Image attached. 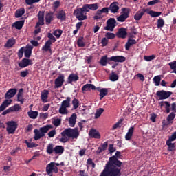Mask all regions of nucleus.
Masks as SVG:
<instances>
[{"label":"nucleus","mask_w":176,"mask_h":176,"mask_svg":"<svg viewBox=\"0 0 176 176\" xmlns=\"http://www.w3.org/2000/svg\"><path fill=\"white\" fill-rule=\"evenodd\" d=\"M119 10H120V7H119V3L118 2H113L109 5V10H110L111 13H113V14L118 13Z\"/></svg>","instance_id":"2eb2a0df"},{"label":"nucleus","mask_w":176,"mask_h":176,"mask_svg":"<svg viewBox=\"0 0 176 176\" xmlns=\"http://www.w3.org/2000/svg\"><path fill=\"white\" fill-rule=\"evenodd\" d=\"M18 128V124L15 121L7 122V133L8 135H14Z\"/></svg>","instance_id":"0eeeda50"},{"label":"nucleus","mask_w":176,"mask_h":176,"mask_svg":"<svg viewBox=\"0 0 176 176\" xmlns=\"http://www.w3.org/2000/svg\"><path fill=\"white\" fill-rule=\"evenodd\" d=\"M65 82V75L60 74L57 78L54 80V89H59L61 87Z\"/></svg>","instance_id":"9b49d317"},{"label":"nucleus","mask_w":176,"mask_h":176,"mask_svg":"<svg viewBox=\"0 0 176 176\" xmlns=\"http://www.w3.org/2000/svg\"><path fill=\"white\" fill-rule=\"evenodd\" d=\"M25 8H21L19 10H17L16 11H15V17L19 18L22 15H23L25 14Z\"/></svg>","instance_id":"ea45409f"},{"label":"nucleus","mask_w":176,"mask_h":176,"mask_svg":"<svg viewBox=\"0 0 176 176\" xmlns=\"http://www.w3.org/2000/svg\"><path fill=\"white\" fill-rule=\"evenodd\" d=\"M88 135L91 139L100 140L101 135L98 131L95 129H91L89 131Z\"/></svg>","instance_id":"ddd939ff"},{"label":"nucleus","mask_w":176,"mask_h":176,"mask_svg":"<svg viewBox=\"0 0 176 176\" xmlns=\"http://www.w3.org/2000/svg\"><path fill=\"white\" fill-rule=\"evenodd\" d=\"M56 18L61 21H65L66 19V13L64 10H60L56 14Z\"/></svg>","instance_id":"473e14b6"},{"label":"nucleus","mask_w":176,"mask_h":176,"mask_svg":"<svg viewBox=\"0 0 176 176\" xmlns=\"http://www.w3.org/2000/svg\"><path fill=\"white\" fill-rule=\"evenodd\" d=\"M82 10H83L84 13L87 14L88 12H89V7L88 4H85L82 8H80Z\"/></svg>","instance_id":"052dcab7"},{"label":"nucleus","mask_w":176,"mask_h":176,"mask_svg":"<svg viewBox=\"0 0 176 176\" xmlns=\"http://www.w3.org/2000/svg\"><path fill=\"white\" fill-rule=\"evenodd\" d=\"M15 43H16L15 39H8L5 46L7 47H12Z\"/></svg>","instance_id":"de8ad7c7"},{"label":"nucleus","mask_w":176,"mask_h":176,"mask_svg":"<svg viewBox=\"0 0 176 176\" xmlns=\"http://www.w3.org/2000/svg\"><path fill=\"white\" fill-rule=\"evenodd\" d=\"M26 146H28V148H36L37 146V144L34 142H26Z\"/></svg>","instance_id":"680f3d73"},{"label":"nucleus","mask_w":176,"mask_h":176,"mask_svg":"<svg viewBox=\"0 0 176 176\" xmlns=\"http://www.w3.org/2000/svg\"><path fill=\"white\" fill-rule=\"evenodd\" d=\"M10 109L11 110V113H12V112H19L21 109V107L20 104H15V105L10 107Z\"/></svg>","instance_id":"a19ab883"},{"label":"nucleus","mask_w":176,"mask_h":176,"mask_svg":"<svg viewBox=\"0 0 176 176\" xmlns=\"http://www.w3.org/2000/svg\"><path fill=\"white\" fill-rule=\"evenodd\" d=\"M40 1L41 0H25V3H26L28 6H32L35 3L40 2Z\"/></svg>","instance_id":"13d9d810"},{"label":"nucleus","mask_w":176,"mask_h":176,"mask_svg":"<svg viewBox=\"0 0 176 176\" xmlns=\"http://www.w3.org/2000/svg\"><path fill=\"white\" fill-rule=\"evenodd\" d=\"M128 33L126 31V29L124 28H121L118 30V31L116 32V36L118 38H126Z\"/></svg>","instance_id":"dca6fc26"},{"label":"nucleus","mask_w":176,"mask_h":176,"mask_svg":"<svg viewBox=\"0 0 176 176\" xmlns=\"http://www.w3.org/2000/svg\"><path fill=\"white\" fill-rule=\"evenodd\" d=\"M61 136H67L68 139L77 140L80 135L78 127L65 129L60 133Z\"/></svg>","instance_id":"7ed1b4c3"},{"label":"nucleus","mask_w":176,"mask_h":176,"mask_svg":"<svg viewBox=\"0 0 176 176\" xmlns=\"http://www.w3.org/2000/svg\"><path fill=\"white\" fill-rule=\"evenodd\" d=\"M74 15L79 21H83L87 19V16L81 8H76L74 11Z\"/></svg>","instance_id":"1a4fd4ad"},{"label":"nucleus","mask_w":176,"mask_h":176,"mask_svg":"<svg viewBox=\"0 0 176 176\" xmlns=\"http://www.w3.org/2000/svg\"><path fill=\"white\" fill-rule=\"evenodd\" d=\"M54 13L51 11L45 14V24L50 25L52 23V21L54 20Z\"/></svg>","instance_id":"aec40b11"},{"label":"nucleus","mask_w":176,"mask_h":176,"mask_svg":"<svg viewBox=\"0 0 176 176\" xmlns=\"http://www.w3.org/2000/svg\"><path fill=\"white\" fill-rule=\"evenodd\" d=\"M38 116V112L36 111L30 110L29 112H28V116H29L30 119L35 120L37 118Z\"/></svg>","instance_id":"2f4dec72"},{"label":"nucleus","mask_w":176,"mask_h":176,"mask_svg":"<svg viewBox=\"0 0 176 176\" xmlns=\"http://www.w3.org/2000/svg\"><path fill=\"white\" fill-rule=\"evenodd\" d=\"M47 36L50 39H48V41L45 42V44H44V46H43V47L41 48V50H43L44 52H50V54H52L51 45L52 43L56 41V38L54 36V34L50 32H48V34H47Z\"/></svg>","instance_id":"39448f33"},{"label":"nucleus","mask_w":176,"mask_h":176,"mask_svg":"<svg viewBox=\"0 0 176 176\" xmlns=\"http://www.w3.org/2000/svg\"><path fill=\"white\" fill-rule=\"evenodd\" d=\"M79 80V77L77 74H70L67 78L68 83H72V82H77Z\"/></svg>","instance_id":"393cba45"},{"label":"nucleus","mask_w":176,"mask_h":176,"mask_svg":"<svg viewBox=\"0 0 176 176\" xmlns=\"http://www.w3.org/2000/svg\"><path fill=\"white\" fill-rule=\"evenodd\" d=\"M104 36L109 40V39L115 38L116 35L114 33L107 32L105 33Z\"/></svg>","instance_id":"864d4df0"},{"label":"nucleus","mask_w":176,"mask_h":176,"mask_svg":"<svg viewBox=\"0 0 176 176\" xmlns=\"http://www.w3.org/2000/svg\"><path fill=\"white\" fill-rule=\"evenodd\" d=\"M126 58L123 56H113L108 58L107 56H104L100 58V64L102 67H106L107 64H110V61H113L114 63H124Z\"/></svg>","instance_id":"f03ea898"},{"label":"nucleus","mask_w":176,"mask_h":176,"mask_svg":"<svg viewBox=\"0 0 176 176\" xmlns=\"http://www.w3.org/2000/svg\"><path fill=\"white\" fill-rule=\"evenodd\" d=\"M148 14L152 17H157L162 15V12H155L153 10H150Z\"/></svg>","instance_id":"c03bdc74"},{"label":"nucleus","mask_w":176,"mask_h":176,"mask_svg":"<svg viewBox=\"0 0 176 176\" xmlns=\"http://www.w3.org/2000/svg\"><path fill=\"white\" fill-rule=\"evenodd\" d=\"M54 166L55 162H50V164H48V165H47V174L50 175L52 173V171L54 170Z\"/></svg>","instance_id":"72a5a7b5"},{"label":"nucleus","mask_w":176,"mask_h":176,"mask_svg":"<svg viewBox=\"0 0 176 176\" xmlns=\"http://www.w3.org/2000/svg\"><path fill=\"white\" fill-rule=\"evenodd\" d=\"M168 65L170 67V69H176V60L169 63Z\"/></svg>","instance_id":"774afa93"},{"label":"nucleus","mask_w":176,"mask_h":176,"mask_svg":"<svg viewBox=\"0 0 176 176\" xmlns=\"http://www.w3.org/2000/svg\"><path fill=\"white\" fill-rule=\"evenodd\" d=\"M54 153V144L52 143L48 144L47 146V154L52 155Z\"/></svg>","instance_id":"c9c22d12"},{"label":"nucleus","mask_w":176,"mask_h":176,"mask_svg":"<svg viewBox=\"0 0 176 176\" xmlns=\"http://www.w3.org/2000/svg\"><path fill=\"white\" fill-rule=\"evenodd\" d=\"M63 34L62 30H56L53 32V35L56 36V38H59Z\"/></svg>","instance_id":"8fccbe9b"},{"label":"nucleus","mask_w":176,"mask_h":176,"mask_svg":"<svg viewBox=\"0 0 176 176\" xmlns=\"http://www.w3.org/2000/svg\"><path fill=\"white\" fill-rule=\"evenodd\" d=\"M123 122V119H120L118 122H117L112 127V130H116L120 127V125Z\"/></svg>","instance_id":"6e6d98bb"},{"label":"nucleus","mask_w":176,"mask_h":176,"mask_svg":"<svg viewBox=\"0 0 176 176\" xmlns=\"http://www.w3.org/2000/svg\"><path fill=\"white\" fill-rule=\"evenodd\" d=\"M77 120V115L76 113H74L72 116L69 118V125L70 127L74 128L76 124Z\"/></svg>","instance_id":"a211bd4d"},{"label":"nucleus","mask_w":176,"mask_h":176,"mask_svg":"<svg viewBox=\"0 0 176 176\" xmlns=\"http://www.w3.org/2000/svg\"><path fill=\"white\" fill-rule=\"evenodd\" d=\"M29 75V70L26 69L25 71H21V78H25Z\"/></svg>","instance_id":"338daca9"},{"label":"nucleus","mask_w":176,"mask_h":176,"mask_svg":"<svg viewBox=\"0 0 176 176\" xmlns=\"http://www.w3.org/2000/svg\"><path fill=\"white\" fill-rule=\"evenodd\" d=\"M108 43H109V40L106 37L102 38L101 44L102 47L107 46Z\"/></svg>","instance_id":"e2e57ef3"},{"label":"nucleus","mask_w":176,"mask_h":176,"mask_svg":"<svg viewBox=\"0 0 176 176\" xmlns=\"http://www.w3.org/2000/svg\"><path fill=\"white\" fill-rule=\"evenodd\" d=\"M72 104L73 105V109L76 110L79 107V100L76 98L72 100Z\"/></svg>","instance_id":"49530a36"},{"label":"nucleus","mask_w":176,"mask_h":176,"mask_svg":"<svg viewBox=\"0 0 176 176\" xmlns=\"http://www.w3.org/2000/svg\"><path fill=\"white\" fill-rule=\"evenodd\" d=\"M172 94L173 92L166 91L164 90H161L156 92V96L159 97V100H166V98H169Z\"/></svg>","instance_id":"f8f14e48"},{"label":"nucleus","mask_w":176,"mask_h":176,"mask_svg":"<svg viewBox=\"0 0 176 176\" xmlns=\"http://www.w3.org/2000/svg\"><path fill=\"white\" fill-rule=\"evenodd\" d=\"M18 65L20 68H25L26 67H29V65H32V60L28 58H23L18 63Z\"/></svg>","instance_id":"4468645a"},{"label":"nucleus","mask_w":176,"mask_h":176,"mask_svg":"<svg viewBox=\"0 0 176 176\" xmlns=\"http://www.w3.org/2000/svg\"><path fill=\"white\" fill-rule=\"evenodd\" d=\"M117 21L114 18L109 19L106 22V26L104 28V30L107 31L113 32L114 28L117 25Z\"/></svg>","instance_id":"9d476101"},{"label":"nucleus","mask_w":176,"mask_h":176,"mask_svg":"<svg viewBox=\"0 0 176 176\" xmlns=\"http://www.w3.org/2000/svg\"><path fill=\"white\" fill-rule=\"evenodd\" d=\"M156 58V55H151V56H144V60L145 61H152V60H155Z\"/></svg>","instance_id":"5fc2aeb1"},{"label":"nucleus","mask_w":176,"mask_h":176,"mask_svg":"<svg viewBox=\"0 0 176 176\" xmlns=\"http://www.w3.org/2000/svg\"><path fill=\"white\" fill-rule=\"evenodd\" d=\"M17 93V89L16 88H11L8 89V91L6 93V95H4V98H12V97H14Z\"/></svg>","instance_id":"f3484780"},{"label":"nucleus","mask_w":176,"mask_h":176,"mask_svg":"<svg viewBox=\"0 0 176 176\" xmlns=\"http://www.w3.org/2000/svg\"><path fill=\"white\" fill-rule=\"evenodd\" d=\"M37 17H38V19H45V11H38Z\"/></svg>","instance_id":"69168bd1"},{"label":"nucleus","mask_w":176,"mask_h":176,"mask_svg":"<svg viewBox=\"0 0 176 176\" xmlns=\"http://www.w3.org/2000/svg\"><path fill=\"white\" fill-rule=\"evenodd\" d=\"M176 140V132H174L168 138L167 141L168 142H174Z\"/></svg>","instance_id":"0e129e2a"},{"label":"nucleus","mask_w":176,"mask_h":176,"mask_svg":"<svg viewBox=\"0 0 176 176\" xmlns=\"http://www.w3.org/2000/svg\"><path fill=\"white\" fill-rule=\"evenodd\" d=\"M144 14H145V11H143L141 9L136 12L135 14L133 16V18L135 21H140Z\"/></svg>","instance_id":"cd10ccee"},{"label":"nucleus","mask_w":176,"mask_h":176,"mask_svg":"<svg viewBox=\"0 0 176 176\" xmlns=\"http://www.w3.org/2000/svg\"><path fill=\"white\" fill-rule=\"evenodd\" d=\"M52 124L56 127H58L61 124V119L60 118L54 119V120L52 121Z\"/></svg>","instance_id":"3c124183"},{"label":"nucleus","mask_w":176,"mask_h":176,"mask_svg":"<svg viewBox=\"0 0 176 176\" xmlns=\"http://www.w3.org/2000/svg\"><path fill=\"white\" fill-rule=\"evenodd\" d=\"M96 90V86L93 84H86L81 88L82 91H89V90Z\"/></svg>","instance_id":"bb28decb"},{"label":"nucleus","mask_w":176,"mask_h":176,"mask_svg":"<svg viewBox=\"0 0 176 176\" xmlns=\"http://www.w3.org/2000/svg\"><path fill=\"white\" fill-rule=\"evenodd\" d=\"M120 157L122 155L120 151H116L115 155L110 157L99 176H122L121 167L122 162L119 160Z\"/></svg>","instance_id":"f257e3e1"},{"label":"nucleus","mask_w":176,"mask_h":176,"mask_svg":"<svg viewBox=\"0 0 176 176\" xmlns=\"http://www.w3.org/2000/svg\"><path fill=\"white\" fill-rule=\"evenodd\" d=\"M153 82L155 83V86H160V82L162 80L160 76H156L153 78Z\"/></svg>","instance_id":"a18cd8bd"},{"label":"nucleus","mask_w":176,"mask_h":176,"mask_svg":"<svg viewBox=\"0 0 176 176\" xmlns=\"http://www.w3.org/2000/svg\"><path fill=\"white\" fill-rule=\"evenodd\" d=\"M48 97H49V91L47 89H44V91L41 92V102H43V103H47Z\"/></svg>","instance_id":"b1692460"},{"label":"nucleus","mask_w":176,"mask_h":176,"mask_svg":"<svg viewBox=\"0 0 176 176\" xmlns=\"http://www.w3.org/2000/svg\"><path fill=\"white\" fill-rule=\"evenodd\" d=\"M24 89L23 88L19 89V91H18V94L16 95V101L18 102H21V104H24V98H23Z\"/></svg>","instance_id":"6ab92c4d"},{"label":"nucleus","mask_w":176,"mask_h":176,"mask_svg":"<svg viewBox=\"0 0 176 176\" xmlns=\"http://www.w3.org/2000/svg\"><path fill=\"white\" fill-rule=\"evenodd\" d=\"M166 144L168 146V151L173 152L176 150L175 143H172V142L167 140Z\"/></svg>","instance_id":"c756f323"},{"label":"nucleus","mask_w":176,"mask_h":176,"mask_svg":"<svg viewBox=\"0 0 176 176\" xmlns=\"http://www.w3.org/2000/svg\"><path fill=\"white\" fill-rule=\"evenodd\" d=\"M53 126L50 124L44 126L43 127L40 128V131L37 129H34V140L36 141H38L41 140V138H44L45 135V133H47V132L52 129Z\"/></svg>","instance_id":"20e7f679"},{"label":"nucleus","mask_w":176,"mask_h":176,"mask_svg":"<svg viewBox=\"0 0 176 176\" xmlns=\"http://www.w3.org/2000/svg\"><path fill=\"white\" fill-rule=\"evenodd\" d=\"M104 109L103 108H99L95 113V118L98 119L101 115L104 113Z\"/></svg>","instance_id":"79ce46f5"},{"label":"nucleus","mask_w":176,"mask_h":176,"mask_svg":"<svg viewBox=\"0 0 176 176\" xmlns=\"http://www.w3.org/2000/svg\"><path fill=\"white\" fill-rule=\"evenodd\" d=\"M102 12H100V10H98L96 13V15L94 16V20H98V19H102Z\"/></svg>","instance_id":"4d7b16f0"},{"label":"nucleus","mask_w":176,"mask_h":176,"mask_svg":"<svg viewBox=\"0 0 176 176\" xmlns=\"http://www.w3.org/2000/svg\"><path fill=\"white\" fill-rule=\"evenodd\" d=\"M122 14L118 17H117V21L119 22H124L126 20L127 18L129 17L131 9L129 8H122Z\"/></svg>","instance_id":"6e6552de"},{"label":"nucleus","mask_w":176,"mask_h":176,"mask_svg":"<svg viewBox=\"0 0 176 176\" xmlns=\"http://www.w3.org/2000/svg\"><path fill=\"white\" fill-rule=\"evenodd\" d=\"M54 166L55 162H50V164H48V165H47V174L50 175L52 173V171L54 170Z\"/></svg>","instance_id":"f704fd0d"},{"label":"nucleus","mask_w":176,"mask_h":176,"mask_svg":"<svg viewBox=\"0 0 176 176\" xmlns=\"http://www.w3.org/2000/svg\"><path fill=\"white\" fill-rule=\"evenodd\" d=\"M175 117H176V114L175 113V112H171L167 116L166 121L168 122V124H173Z\"/></svg>","instance_id":"e433bc0d"},{"label":"nucleus","mask_w":176,"mask_h":176,"mask_svg":"<svg viewBox=\"0 0 176 176\" xmlns=\"http://www.w3.org/2000/svg\"><path fill=\"white\" fill-rule=\"evenodd\" d=\"M119 76L118 74H115L114 72H112L111 74L109 76V80L111 82H116L118 80Z\"/></svg>","instance_id":"37998d69"},{"label":"nucleus","mask_w":176,"mask_h":176,"mask_svg":"<svg viewBox=\"0 0 176 176\" xmlns=\"http://www.w3.org/2000/svg\"><path fill=\"white\" fill-rule=\"evenodd\" d=\"M25 21H18L15 23H14V24H12V27H15V28L18 29V30H21L22 29L23 25H24Z\"/></svg>","instance_id":"4c0bfd02"},{"label":"nucleus","mask_w":176,"mask_h":176,"mask_svg":"<svg viewBox=\"0 0 176 176\" xmlns=\"http://www.w3.org/2000/svg\"><path fill=\"white\" fill-rule=\"evenodd\" d=\"M89 8L91 10H96L98 9V6L97 3H94V4H88Z\"/></svg>","instance_id":"bf43d9fd"},{"label":"nucleus","mask_w":176,"mask_h":176,"mask_svg":"<svg viewBox=\"0 0 176 176\" xmlns=\"http://www.w3.org/2000/svg\"><path fill=\"white\" fill-rule=\"evenodd\" d=\"M77 45L80 47H83L85 46V43L83 41V37H80L78 39Z\"/></svg>","instance_id":"603ef678"},{"label":"nucleus","mask_w":176,"mask_h":176,"mask_svg":"<svg viewBox=\"0 0 176 176\" xmlns=\"http://www.w3.org/2000/svg\"><path fill=\"white\" fill-rule=\"evenodd\" d=\"M71 98L67 97L65 100L62 101L58 113L61 115H66L68 113L67 108L70 107Z\"/></svg>","instance_id":"423d86ee"},{"label":"nucleus","mask_w":176,"mask_h":176,"mask_svg":"<svg viewBox=\"0 0 176 176\" xmlns=\"http://www.w3.org/2000/svg\"><path fill=\"white\" fill-rule=\"evenodd\" d=\"M108 93H109V90L107 88H102L99 94L100 100H102V98H104L105 96H107Z\"/></svg>","instance_id":"58836bf2"},{"label":"nucleus","mask_w":176,"mask_h":176,"mask_svg":"<svg viewBox=\"0 0 176 176\" xmlns=\"http://www.w3.org/2000/svg\"><path fill=\"white\" fill-rule=\"evenodd\" d=\"M137 44L135 39L128 38L127 42L125 44V49L129 50L131 45Z\"/></svg>","instance_id":"c85d7f7f"},{"label":"nucleus","mask_w":176,"mask_h":176,"mask_svg":"<svg viewBox=\"0 0 176 176\" xmlns=\"http://www.w3.org/2000/svg\"><path fill=\"white\" fill-rule=\"evenodd\" d=\"M32 46L31 45H27L26 46V50H25V57H26V58H30V57H31V54L32 53Z\"/></svg>","instance_id":"7c9ffc66"},{"label":"nucleus","mask_w":176,"mask_h":176,"mask_svg":"<svg viewBox=\"0 0 176 176\" xmlns=\"http://www.w3.org/2000/svg\"><path fill=\"white\" fill-rule=\"evenodd\" d=\"M165 25V21L164 20V19L162 18H160L158 20H157V28H162Z\"/></svg>","instance_id":"09e8293b"},{"label":"nucleus","mask_w":176,"mask_h":176,"mask_svg":"<svg viewBox=\"0 0 176 176\" xmlns=\"http://www.w3.org/2000/svg\"><path fill=\"white\" fill-rule=\"evenodd\" d=\"M65 151L63 146L57 145L54 148V153L56 155H62Z\"/></svg>","instance_id":"a878e982"},{"label":"nucleus","mask_w":176,"mask_h":176,"mask_svg":"<svg viewBox=\"0 0 176 176\" xmlns=\"http://www.w3.org/2000/svg\"><path fill=\"white\" fill-rule=\"evenodd\" d=\"M159 106L160 107H163L165 106V109L166 113H170V104L168 101H162L160 102Z\"/></svg>","instance_id":"4be33fe9"},{"label":"nucleus","mask_w":176,"mask_h":176,"mask_svg":"<svg viewBox=\"0 0 176 176\" xmlns=\"http://www.w3.org/2000/svg\"><path fill=\"white\" fill-rule=\"evenodd\" d=\"M12 100H6L0 106V113L4 111L10 105H11Z\"/></svg>","instance_id":"5701e85b"},{"label":"nucleus","mask_w":176,"mask_h":176,"mask_svg":"<svg viewBox=\"0 0 176 176\" xmlns=\"http://www.w3.org/2000/svg\"><path fill=\"white\" fill-rule=\"evenodd\" d=\"M135 131V127L134 126H131L126 134L125 135V140L126 141H130L131 138H133V133Z\"/></svg>","instance_id":"412c9836"}]
</instances>
